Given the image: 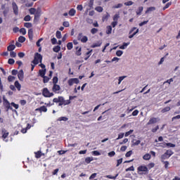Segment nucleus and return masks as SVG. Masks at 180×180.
Instances as JSON below:
<instances>
[{"label":"nucleus","mask_w":180,"mask_h":180,"mask_svg":"<svg viewBox=\"0 0 180 180\" xmlns=\"http://www.w3.org/2000/svg\"><path fill=\"white\" fill-rule=\"evenodd\" d=\"M148 172V167L144 165H140L139 167H137V173H139V175L146 174Z\"/></svg>","instance_id":"f257e3e1"},{"label":"nucleus","mask_w":180,"mask_h":180,"mask_svg":"<svg viewBox=\"0 0 180 180\" xmlns=\"http://www.w3.org/2000/svg\"><path fill=\"white\" fill-rule=\"evenodd\" d=\"M174 154V152H172L171 150H168L165 152V153H163L162 156H160V160L162 162L165 161V160H167L168 158H170V157Z\"/></svg>","instance_id":"f03ea898"},{"label":"nucleus","mask_w":180,"mask_h":180,"mask_svg":"<svg viewBox=\"0 0 180 180\" xmlns=\"http://www.w3.org/2000/svg\"><path fill=\"white\" fill-rule=\"evenodd\" d=\"M41 61H42L41 55L39 53H37L35 54V56L34 57V60H32V63L34 65H37V64L41 63Z\"/></svg>","instance_id":"7ed1b4c3"},{"label":"nucleus","mask_w":180,"mask_h":180,"mask_svg":"<svg viewBox=\"0 0 180 180\" xmlns=\"http://www.w3.org/2000/svg\"><path fill=\"white\" fill-rule=\"evenodd\" d=\"M9 136L8 131H6L5 129H1V139L4 141V142L8 143V140L6 139Z\"/></svg>","instance_id":"20e7f679"},{"label":"nucleus","mask_w":180,"mask_h":180,"mask_svg":"<svg viewBox=\"0 0 180 180\" xmlns=\"http://www.w3.org/2000/svg\"><path fill=\"white\" fill-rule=\"evenodd\" d=\"M42 94L44 97L50 98L54 96L53 93H50L47 88L43 89Z\"/></svg>","instance_id":"39448f33"},{"label":"nucleus","mask_w":180,"mask_h":180,"mask_svg":"<svg viewBox=\"0 0 180 180\" xmlns=\"http://www.w3.org/2000/svg\"><path fill=\"white\" fill-rule=\"evenodd\" d=\"M69 86H73L74 84H79V80H78L77 78H72L68 80V82Z\"/></svg>","instance_id":"423d86ee"},{"label":"nucleus","mask_w":180,"mask_h":180,"mask_svg":"<svg viewBox=\"0 0 180 180\" xmlns=\"http://www.w3.org/2000/svg\"><path fill=\"white\" fill-rule=\"evenodd\" d=\"M160 120L158 117H152L150 118L149 122L147 123V125L155 124Z\"/></svg>","instance_id":"0eeeda50"},{"label":"nucleus","mask_w":180,"mask_h":180,"mask_svg":"<svg viewBox=\"0 0 180 180\" xmlns=\"http://www.w3.org/2000/svg\"><path fill=\"white\" fill-rule=\"evenodd\" d=\"M35 15L34 17V20H37L39 18H40L41 15V8H37V11L35 12Z\"/></svg>","instance_id":"6e6552de"},{"label":"nucleus","mask_w":180,"mask_h":180,"mask_svg":"<svg viewBox=\"0 0 180 180\" xmlns=\"http://www.w3.org/2000/svg\"><path fill=\"white\" fill-rule=\"evenodd\" d=\"M78 40H80L82 43H86L88 41V37L83 36L82 34H79Z\"/></svg>","instance_id":"1a4fd4ad"},{"label":"nucleus","mask_w":180,"mask_h":180,"mask_svg":"<svg viewBox=\"0 0 180 180\" xmlns=\"http://www.w3.org/2000/svg\"><path fill=\"white\" fill-rule=\"evenodd\" d=\"M11 6L13 8V13L15 14V15H18V5H16V4L15 2H13V4H11Z\"/></svg>","instance_id":"9d476101"},{"label":"nucleus","mask_w":180,"mask_h":180,"mask_svg":"<svg viewBox=\"0 0 180 180\" xmlns=\"http://www.w3.org/2000/svg\"><path fill=\"white\" fill-rule=\"evenodd\" d=\"M59 103H63V104H64V106H65V105H70L71 103V101L70 100H65L63 96H62V98H60V99Z\"/></svg>","instance_id":"9b49d317"},{"label":"nucleus","mask_w":180,"mask_h":180,"mask_svg":"<svg viewBox=\"0 0 180 180\" xmlns=\"http://www.w3.org/2000/svg\"><path fill=\"white\" fill-rule=\"evenodd\" d=\"M10 105H11V103H10L8 100H6L5 98H4V105L6 106V108L8 110H9V109L12 110V108H11V106H10Z\"/></svg>","instance_id":"f8f14e48"},{"label":"nucleus","mask_w":180,"mask_h":180,"mask_svg":"<svg viewBox=\"0 0 180 180\" xmlns=\"http://www.w3.org/2000/svg\"><path fill=\"white\" fill-rule=\"evenodd\" d=\"M53 92H55L56 94H58V92L60 91V85H57V84H54L53 86Z\"/></svg>","instance_id":"ddd939ff"},{"label":"nucleus","mask_w":180,"mask_h":180,"mask_svg":"<svg viewBox=\"0 0 180 180\" xmlns=\"http://www.w3.org/2000/svg\"><path fill=\"white\" fill-rule=\"evenodd\" d=\"M150 159H151V154H150V153H146L143 156V160L144 161H149Z\"/></svg>","instance_id":"4468645a"},{"label":"nucleus","mask_w":180,"mask_h":180,"mask_svg":"<svg viewBox=\"0 0 180 180\" xmlns=\"http://www.w3.org/2000/svg\"><path fill=\"white\" fill-rule=\"evenodd\" d=\"M156 10L155 6H150L147 8L146 13L148 14V13H151V12L155 11Z\"/></svg>","instance_id":"2eb2a0df"},{"label":"nucleus","mask_w":180,"mask_h":180,"mask_svg":"<svg viewBox=\"0 0 180 180\" xmlns=\"http://www.w3.org/2000/svg\"><path fill=\"white\" fill-rule=\"evenodd\" d=\"M36 110L39 111L40 112H46L47 108L45 106H41L40 108H37Z\"/></svg>","instance_id":"dca6fc26"},{"label":"nucleus","mask_w":180,"mask_h":180,"mask_svg":"<svg viewBox=\"0 0 180 180\" xmlns=\"http://www.w3.org/2000/svg\"><path fill=\"white\" fill-rule=\"evenodd\" d=\"M18 79H20V81H22L23 80V70H19Z\"/></svg>","instance_id":"f3484780"},{"label":"nucleus","mask_w":180,"mask_h":180,"mask_svg":"<svg viewBox=\"0 0 180 180\" xmlns=\"http://www.w3.org/2000/svg\"><path fill=\"white\" fill-rule=\"evenodd\" d=\"M129 44H130L129 42H127V43L124 42V43H123V45H122V46H120V49H122V50H124L125 49H127V47H128V46H129Z\"/></svg>","instance_id":"a211bd4d"},{"label":"nucleus","mask_w":180,"mask_h":180,"mask_svg":"<svg viewBox=\"0 0 180 180\" xmlns=\"http://www.w3.org/2000/svg\"><path fill=\"white\" fill-rule=\"evenodd\" d=\"M76 50H77V51H76V52H75V54H76V56H80L82 53H81V51H82V49H81V47H76Z\"/></svg>","instance_id":"6ab92c4d"},{"label":"nucleus","mask_w":180,"mask_h":180,"mask_svg":"<svg viewBox=\"0 0 180 180\" xmlns=\"http://www.w3.org/2000/svg\"><path fill=\"white\" fill-rule=\"evenodd\" d=\"M92 161H94V158L93 157H87V158H85V163L86 164H89Z\"/></svg>","instance_id":"aec40b11"},{"label":"nucleus","mask_w":180,"mask_h":180,"mask_svg":"<svg viewBox=\"0 0 180 180\" xmlns=\"http://www.w3.org/2000/svg\"><path fill=\"white\" fill-rule=\"evenodd\" d=\"M28 36H29V39L30 40H32L33 39V30L30 29L28 30Z\"/></svg>","instance_id":"412c9836"},{"label":"nucleus","mask_w":180,"mask_h":180,"mask_svg":"<svg viewBox=\"0 0 180 180\" xmlns=\"http://www.w3.org/2000/svg\"><path fill=\"white\" fill-rule=\"evenodd\" d=\"M140 143H141V141L136 140V139H133V141H132V146H139L140 144Z\"/></svg>","instance_id":"4be33fe9"},{"label":"nucleus","mask_w":180,"mask_h":180,"mask_svg":"<svg viewBox=\"0 0 180 180\" xmlns=\"http://www.w3.org/2000/svg\"><path fill=\"white\" fill-rule=\"evenodd\" d=\"M15 46L14 44H11L9 45V46L7 47V51H13V50H15Z\"/></svg>","instance_id":"5701e85b"},{"label":"nucleus","mask_w":180,"mask_h":180,"mask_svg":"<svg viewBox=\"0 0 180 180\" xmlns=\"http://www.w3.org/2000/svg\"><path fill=\"white\" fill-rule=\"evenodd\" d=\"M14 86L16 87L17 89H18V91L21 90V84H20V83L18 81L14 82Z\"/></svg>","instance_id":"b1692460"},{"label":"nucleus","mask_w":180,"mask_h":180,"mask_svg":"<svg viewBox=\"0 0 180 180\" xmlns=\"http://www.w3.org/2000/svg\"><path fill=\"white\" fill-rule=\"evenodd\" d=\"M102 45V42H97L94 44L93 45L91 46V48L95 49L96 47H99Z\"/></svg>","instance_id":"393cba45"},{"label":"nucleus","mask_w":180,"mask_h":180,"mask_svg":"<svg viewBox=\"0 0 180 180\" xmlns=\"http://www.w3.org/2000/svg\"><path fill=\"white\" fill-rule=\"evenodd\" d=\"M68 14L70 16H75V15L76 14V10H75L74 8H71V10L69 11Z\"/></svg>","instance_id":"a878e982"},{"label":"nucleus","mask_w":180,"mask_h":180,"mask_svg":"<svg viewBox=\"0 0 180 180\" xmlns=\"http://www.w3.org/2000/svg\"><path fill=\"white\" fill-rule=\"evenodd\" d=\"M37 11V8H30L29 10L30 15H34Z\"/></svg>","instance_id":"bb28decb"},{"label":"nucleus","mask_w":180,"mask_h":180,"mask_svg":"<svg viewBox=\"0 0 180 180\" xmlns=\"http://www.w3.org/2000/svg\"><path fill=\"white\" fill-rule=\"evenodd\" d=\"M126 76H121L120 77H118V82L117 84L120 85V84H122V81L126 78Z\"/></svg>","instance_id":"cd10ccee"},{"label":"nucleus","mask_w":180,"mask_h":180,"mask_svg":"<svg viewBox=\"0 0 180 180\" xmlns=\"http://www.w3.org/2000/svg\"><path fill=\"white\" fill-rule=\"evenodd\" d=\"M93 6H94V0H90V2H89L88 4V7L90 8H87V11H89L91 8H93Z\"/></svg>","instance_id":"c85d7f7f"},{"label":"nucleus","mask_w":180,"mask_h":180,"mask_svg":"<svg viewBox=\"0 0 180 180\" xmlns=\"http://www.w3.org/2000/svg\"><path fill=\"white\" fill-rule=\"evenodd\" d=\"M133 132H134V130L130 129L124 134V137H128L129 136L131 135Z\"/></svg>","instance_id":"c756f323"},{"label":"nucleus","mask_w":180,"mask_h":180,"mask_svg":"<svg viewBox=\"0 0 180 180\" xmlns=\"http://www.w3.org/2000/svg\"><path fill=\"white\" fill-rule=\"evenodd\" d=\"M112 26L108 25L107 27L106 34H112Z\"/></svg>","instance_id":"7c9ffc66"},{"label":"nucleus","mask_w":180,"mask_h":180,"mask_svg":"<svg viewBox=\"0 0 180 180\" xmlns=\"http://www.w3.org/2000/svg\"><path fill=\"white\" fill-rule=\"evenodd\" d=\"M31 128V126L28 124L27 127L25 129H22V131H20L22 134H25Z\"/></svg>","instance_id":"2f4dec72"},{"label":"nucleus","mask_w":180,"mask_h":180,"mask_svg":"<svg viewBox=\"0 0 180 180\" xmlns=\"http://www.w3.org/2000/svg\"><path fill=\"white\" fill-rule=\"evenodd\" d=\"M39 75L40 77H44L45 74H46V69L44 70H39Z\"/></svg>","instance_id":"473e14b6"},{"label":"nucleus","mask_w":180,"mask_h":180,"mask_svg":"<svg viewBox=\"0 0 180 180\" xmlns=\"http://www.w3.org/2000/svg\"><path fill=\"white\" fill-rule=\"evenodd\" d=\"M146 167L148 169H150L152 168L155 167V163L154 162H150L148 165H147Z\"/></svg>","instance_id":"72a5a7b5"},{"label":"nucleus","mask_w":180,"mask_h":180,"mask_svg":"<svg viewBox=\"0 0 180 180\" xmlns=\"http://www.w3.org/2000/svg\"><path fill=\"white\" fill-rule=\"evenodd\" d=\"M66 48H68V49L69 51H70L72 49H73V44L72 42H69L67 45H66Z\"/></svg>","instance_id":"f704fd0d"},{"label":"nucleus","mask_w":180,"mask_h":180,"mask_svg":"<svg viewBox=\"0 0 180 180\" xmlns=\"http://www.w3.org/2000/svg\"><path fill=\"white\" fill-rule=\"evenodd\" d=\"M95 11L98 12V13H102L103 11V8L102 6H97L95 8Z\"/></svg>","instance_id":"c9c22d12"},{"label":"nucleus","mask_w":180,"mask_h":180,"mask_svg":"<svg viewBox=\"0 0 180 180\" xmlns=\"http://www.w3.org/2000/svg\"><path fill=\"white\" fill-rule=\"evenodd\" d=\"M60 51V46H56L54 48H53V51L56 53H58V51Z\"/></svg>","instance_id":"e433bc0d"},{"label":"nucleus","mask_w":180,"mask_h":180,"mask_svg":"<svg viewBox=\"0 0 180 180\" xmlns=\"http://www.w3.org/2000/svg\"><path fill=\"white\" fill-rule=\"evenodd\" d=\"M24 27H25L27 29H30L32 27V24L31 22H25L24 23Z\"/></svg>","instance_id":"4c0bfd02"},{"label":"nucleus","mask_w":180,"mask_h":180,"mask_svg":"<svg viewBox=\"0 0 180 180\" xmlns=\"http://www.w3.org/2000/svg\"><path fill=\"white\" fill-rule=\"evenodd\" d=\"M124 136H125L124 133L118 134V136H117V138L116 139V140L122 139V138L124 137Z\"/></svg>","instance_id":"58836bf2"},{"label":"nucleus","mask_w":180,"mask_h":180,"mask_svg":"<svg viewBox=\"0 0 180 180\" xmlns=\"http://www.w3.org/2000/svg\"><path fill=\"white\" fill-rule=\"evenodd\" d=\"M142 11H143V6H140L139 8V10H137V11H136L137 15H141Z\"/></svg>","instance_id":"ea45409f"},{"label":"nucleus","mask_w":180,"mask_h":180,"mask_svg":"<svg viewBox=\"0 0 180 180\" xmlns=\"http://www.w3.org/2000/svg\"><path fill=\"white\" fill-rule=\"evenodd\" d=\"M118 176H119V174H116V176H110V175H107L105 177H106L107 179L115 180L116 178H117Z\"/></svg>","instance_id":"a19ab883"},{"label":"nucleus","mask_w":180,"mask_h":180,"mask_svg":"<svg viewBox=\"0 0 180 180\" xmlns=\"http://www.w3.org/2000/svg\"><path fill=\"white\" fill-rule=\"evenodd\" d=\"M91 154L94 156H99L101 155V153L98 150L92 151Z\"/></svg>","instance_id":"79ce46f5"},{"label":"nucleus","mask_w":180,"mask_h":180,"mask_svg":"<svg viewBox=\"0 0 180 180\" xmlns=\"http://www.w3.org/2000/svg\"><path fill=\"white\" fill-rule=\"evenodd\" d=\"M43 77V82L44 83H48L49 81H50V78H49L48 77L44 76Z\"/></svg>","instance_id":"37998d69"},{"label":"nucleus","mask_w":180,"mask_h":180,"mask_svg":"<svg viewBox=\"0 0 180 180\" xmlns=\"http://www.w3.org/2000/svg\"><path fill=\"white\" fill-rule=\"evenodd\" d=\"M122 54H123V51H122L118 50L116 52V56L117 57H122Z\"/></svg>","instance_id":"c03bdc74"},{"label":"nucleus","mask_w":180,"mask_h":180,"mask_svg":"<svg viewBox=\"0 0 180 180\" xmlns=\"http://www.w3.org/2000/svg\"><path fill=\"white\" fill-rule=\"evenodd\" d=\"M170 110H171L170 107H166L165 108H163L162 110V113L167 112L170 111Z\"/></svg>","instance_id":"a18cd8bd"},{"label":"nucleus","mask_w":180,"mask_h":180,"mask_svg":"<svg viewBox=\"0 0 180 180\" xmlns=\"http://www.w3.org/2000/svg\"><path fill=\"white\" fill-rule=\"evenodd\" d=\"M63 96H58V98H54L53 99V102L54 103H60V100L62 98Z\"/></svg>","instance_id":"49530a36"},{"label":"nucleus","mask_w":180,"mask_h":180,"mask_svg":"<svg viewBox=\"0 0 180 180\" xmlns=\"http://www.w3.org/2000/svg\"><path fill=\"white\" fill-rule=\"evenodd\" d=\"M68 120V118H67V117H59V118L58 119V120L59 122H61V121L67 122Z\"/></svg>","instance_id":"de8ad7c7"},{"label":"nucleus","mask_w":180,"mask_h":180,"mask_svg":"<svg viewBox=\"0 0 180 180\" xmlns=\"http://www.w3.org/2000/svg\"><path fill=\"white\" fill-rule=\"evenodd\" d=\"M56 37L58 39H61V37H62L61 32H60V31L56 32Z\"/></svg>","instance_id":"09e8293b"},{"label":"nucleus","mask_w":180,"mask_h":180,"mask_svg":"<svg viewBox=\"0 0 180 180\" xmlns=\"http://www.w3.org/2000/svg\"><path fill=\"white\" fill-rule=\"evenodd\" d=\"M18 41L20 43H23L25 41V37H20L18 39Z\"/></svg>","instance_id":"8fccbe9b"},{"label":"nucleus","mask_w":180,"mask_h":180,"mask_svg":"<svg viewBox=\"0 0 180 180\" xmlns=\"http://www.w3.org/2000/svg\"><path fill=\"white\" fill-rule=\"evenodd\" d=\"M166 146L169 148H175V144L169 143H166Z\"/></svg>","instance_id":"3c124183"},{"label":"nucleus","mask_w":180,"mask_h":180,"mask_svg":"<svg viewBox=\"0 0 180 180\" xmlns=\"http://www.w3.org/2000/svg\"><path fill=\"white\" fill-rule=\"evenodd\" d=\"M108 157L112 158L115 155V151H111L108 153Z\"/></svg>","instance_id":"603ef678"},{"label":"nucleus","mask_w":180,"mask_h":180,"mask_svg":"<svg viewBox=\"0 0 180 180\" xmlns=\"http://www.w3.org/2000/svg\"><path fill=\"white\" fill-rule=\"evenodd\" d=\"M129 141V139L127 138H124L123 141L120 142V145H124V144H126L127 143H128Z\"/></svg>","instance_id":"864d4df0"},{"label":"nucleus","mask_w":180,"mask_h":180,"mask_svg":"<svg viewBox=\"0 0 180 180\" xmlns=\"http://www.w3.org/2000/svg\"><path fill=\"white\" fill-rule=\"evenodd\" d=\"M119 18H120L119 14H115V15L113 17V20L118 22Z\"/></svg>","instance_id":"5fc2aeb1"},{"label":"nucleus","mask_w":180,"mask_h":180,"mask_svg":"<svg viewBox=\"0 0 180 180\" xmlns=\"http://www.w3.org/2000/svg\"><path fill=\"white\" fill-rule=\"evenodd\" d=\"M132 154H133V151L130 150V151L127 152L125 156H126V158H129L131 156Z\"/></svg>","instance_id":"6e6d98bb"},{"label":"nucleus","mask_w":180,"mask_h":180,"mask_svg":"<svg viewBox=\"0 0 180 180\" xmlns=\"http://www.w3.org/2000/svg\"><path fill=\"white\" fill-rule=\"evenodd\" d=\"M11 105L15 108V110H18L19 108V105L18 104H15V103H11Z\"/></svg>","instance_id":"4d7b16f0"},{"label":"nucleus","mask_w":180,"mask_h":180,"mask_svg":"<svg viewBox=\"0 0 180 180\" xmlns=\"http://www.w3.org/2000/svg\"><path fill=\"white\" fill-rule=\"evenodd\" d=\"M122 4H117V5H115L114 6H112L113 8H120L122 7Z\"/></svg>","instance_id":"13d9d810"},{"label":"nucleus","mask_w":180,"mask_h":180,"mask_svg":"<svg viewBox=\"0 0 180 180\" xmlns=\"http://www.w3.org/2000/svg\"><path fill=\"white\" fill-rule=\"evenodd\" d=\"M13 80H15V77H13L11 75H9V77H8V81H9V82H12Z\"/></svg>","instance_id":"bf43d9fd"},{"label":"nucleus","mask_w":180,"mask_h":180,"mask_svg":"<svg viewBox=\"0 0 180 180\" xmlns=\"http://www.w3.org/2000/svg\"><path fill=\"white\" fill-rule=\"evenodd\" d=\"M20 33L22 34V35L26 34V30L25 28H22L20 30Z\"/></svg>","instance_id":"052dcab7"},{"label":"nucleus","mask_w":180,"mask_h":180,"mask_svg":"<svg viewBox=\"0 0 180 180\" xmlns=\"http://www.w3.org/2000/svg\"><path fill=\"white\" fill-rule=\"evenodd\" d=\"M96 176H97V174L94 173V174H91L90 177H89V179L92 180L94 179H96Z\"/></svg>","instance_id":"680f3d73"},{"label":"nucleus","mask_w":180,"mask_h":180,"mask_svg":"<svg viewBox=\"0 0 180 180\" xmlns=\"http://www.w3.org/2000/svg\"><path fill=\"white\" fill-rule=\"evenodd\" d=\"M135 171L134 166H131L129 168L126 169V172Z\"/></svg>","instance_id":"e2e57ef3"},{"label":"nucleus","mask_w":180,"mask_h":180,"mask_svg":"<svg viewBox=\"0 0 180 180\" xmlns=\"http://www.w3.org/2000/svg\"><path fill=\"white\" fill-rule=\"evenodd\" d=\"M98 32V30L96 28H93L91 30V33L94 34H96Z\"/></svg>","instance_id":"0e129e2a"},{"label":"nucleus","mask_w":180,"mask_h":180,"mask_svg":"<svg viewBox=\"0 0 180 180\" xmlns=\"http://www.w3.org/2000/svg\"><path fill=\"white\" fill-rule=\"evenodd\" d=\"M24 20H25V21L31 20V16H30L29 15H26L25 17H24Z\"/></svg>","instance_id":"69168bd1"},{"label":"nucleus","mask_w":180,"mask_h":180,"mask_svg":"<svg viewBox=\"0 0 180 180\" xmlns=\"http://www.w3.org/2000/svg\"><path fill=\"white\" fill-rule=\"evenodd\" d=\"M139 113V110H134V112H132V115L134 117H135V116L138 115Z\"/></svg>","instance_id":"338daca9"},{"label":"nucleus","mask_w":180,"mask_h":180,"mask_svg":"<svg viewBox=\"0 0 180 180\" xmlns=\"http://www.w3.org/2000/svg\"><path fill=\"white\" fill-rule=\"evenodd\" d=\"M10 56H11V58H15V57H16V53H15V52H13V51L10 52Z\"/></svg>","instance_id":"774afa93"}]
</instances>
